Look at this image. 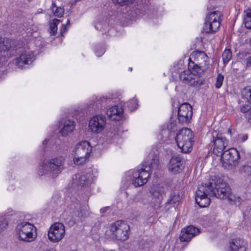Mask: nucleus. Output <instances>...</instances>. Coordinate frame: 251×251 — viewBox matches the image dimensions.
Returning <instances> with one entry per match:
<instances>
[{"label": "nucleus", "mask_w": 251, "mask_h": 251, "mask_svg": "<svg viewBox=\"0 0 251 251\" xmlns=\"http://www.w3.org/2000/svg\"><path fill=\"white\" fill-rule=\"evenodd\" d=\"M68 210L63 214L65 224L71 227L74 226L79 218H84L88 216L87 206L82 205L76 198L72 197L68 205Z\"/></svg>", "instance_id": "f257e3e1"}, {"label": "nucleus", "mask_w": 251, "mask_h": 251, "mask_svg": "<svg viewBox=\"0 0 251 251\" xmlns=\"http://www.w3.org/2000/svg\"><path fill=\"white\" fill-rule=\"evenodd\" d=\"M65 159L62 156H56L45 160L41 165V168L38 174L42 176L46 174H50L52 177H56L64 169Z\"/></svg>", "instance_id": "f03ea898"}, {"label": "nucleus", "mask_w": 251, "mask_h": 251, "mask_svg": "<svg viewBox=\"0 0 251 251\" xmlns=\"http://www.w3.org/2000/svg\"><path fill=\"white\" fill-rule=\"evenodd\" d=\"M207 185L210 186L212 196L221 199H227L229 202L234 201L235 196L232 195L229 186L222 179H219L214 183V188L212 182H209Z\"/></svg>", "instance_id": "7ed1b4c3"}, {"label": "nucleus", "mask_w": 251, "mask_h": 251, "mask_svg": "<svg viewBox=\"0 0 251 251\" xmlns=\"http://www.w3.org/2000/svg\"><path fill=\"white\" fill-rule=\"evenodd\" d=\"M194 134L193 131L188 128H184L180 130L175 138L178 147L181 152L188 153L192 150Z\"/></svg>", "instance_id": "20e7f679"}, {"label": "nucleus", "mask_w": 251, "mask_h": 251, "mask_svg": "<svg viewBox=\"0 0 251 251\" xmlns=\"http://www.w3.org/2000/svg\"><path fill=\"white\" fill-rule=\"evenodd\" d=\"M16 231L20 240L24 242H31L36 238V228L29 222H23L18 224Z\"/></svg>", "instance_id": "39448f33"}, {"label": "nucleus", "mask_w": 251, "mask_h": 251, "mask_svg": "<svg viewBox=\"0 0 251 251\" xmlns=\"http://www.w3.org/2000/svg\"><path fill=\"white\" fill-rule=\"evenodd\" d=\"M92 148L89 142L87 141L77 143L74 150V162L80 165L85 163L89 156Z\"/></svg>", "instance_id": "423d86ee"}, {"label": "nucleus", "mask_w": 251, "mask_h": 251, "mask_svg": "<svg viewBox=\"0 0 251 251\" xmlns=\"http://www.w3.org/2000/svg\"><path fill=\"white\" fill-rule=\"evenodd\" d=\"M152 164L145 161L142 168L133 173L132 183L135 187L141 186L146 184L150 176Z\"/></svg>", "instance_id": "0eeeda50"}, {"label": "nucleus", "mask_w": 251, "mask_h": 251, "mask_svg": "<svg viewBox=\"0 0 251 251\" xmlns=\"http://www.w3.org/2000/svg\"><path fill=\"white\" fill-rule=\"evenodd\" d=\"M129 229V226L126 223L119 220L111 224L110 231L116 239L124 241L128 238Z\"/></svg>", "instance_id": "6e6552de"}, {"label": "nucleus", "mask_w": 251, "mask_h": 251, "mask_svg": "<svg viewBox=\"0 0 251 251\" xmlns=\"http://www.w3.org/2000/svg\"><path fill=\"white\" fill-rule=\"evenodd\" d=\"M222 16L221 12L219 11H213L207 16L203 27V32L211 34L216 32L220 26Z\"/></svg>", "instance_id": "1a4fd4ad"}, {"label": "nucleus", "mask_w": 251, "mask_h": 251, "mask_svg": "<svg viewBox=\"0 0 251 251\" xmlns=\"http://www.w3.org/2000/svg\"><path fill=\"white\" fill-rule=\"evenodd\" d=\"M220 156L223 166L225 168L231 169L238 164L240 155L235 148H230L225 151Z\"/></svg>", "instance_id": "9d476101"}, {"label": "nucleus", "mask_w": 251, "mask_h": 251, "mask_svg": "<svg viewBox=\"0 0 251 251\" xmlns=\"http://www.w3.org/2000/svg\"><path fill=\"white\" fill-rule=\"evenodd\" d=\"M210 186L207 184L201 183L199 185L196 192L195 200L196 203L201 207H205L210 203V197L213 196L210 190Z\"/></svg>", "instance_id": "9b49d317"}, {"label": "nucleus", "mask_w": 251, "mask_h": 251, "mask_svg": "<svg viewBox=\"0 0 251 251\" xmlns=\"http://www.w3.org/2000/svg\"><path fill=\"white\" fill-rule=\"evenodd\" d=\"M211 137L213 146V152L217 156H220L227 145V141L216 131L212 132Z\"/></svg>", "instance_id": "f8f14e48"}, {"label": "nucleus", "mask_w": 251, "mask_h": 251, "mask_svg": "<svg viewBox=\"0 0 251 251\" xmlns=\"http://www.w3.org/2000/svg\"><path fill=\"white\" fill-rule=\"evenodd\" d=\"M179 78L183 83L195 87H198L203 83V79L192 74L189 70L182 72L179 74Z\"/></svg>", "instance_id": "ddd939ff"}, {"label": "nucleus", "mask_w": 251, "mask_h": 251, "mask_svg": "<svg viewBox=\"0 0 251 251\" xmlns=\"http://www.w3.org/2000/svg\"><path fill=\"white\" fill-rule=\"evenodd\" d=\"M112 100L111 97L107 96L94 97L88 105L87 110L90 112L91 110L97 111L102 109L107 106Z\"/></svg>", "instance_id": "4468645a"}, {"label": "nucleus", "mask_w": 251, "mask_h": 251, "mask_svg": "<svg viewBox=\"0 0 251 251\" xmlns=\"http://www.w3.org/2000/svg\"><path fill=\"white\" fill-rule=\"evenodd\" d=\"M65 227L60 223L54 224L48 232V237L50 241L57 242L60 241L65 235Z\"/></svg>", "instance_id": "2eb2a0df"}, {"label": "nucleus", "mask_w": 251, "mask_h": 251, "mask_svg": "<svg viewBox=\"0 0 251 251\" xmlns=\"http://www.w3.org/2000/svg\"><path fill=\"white\" fill-rule=\"evenodd\" d=\"M193 115L192 107L188 103L181 104L178 110V120L182 125L187 124L191 119Z\"/></svg>", "instance_id": "dca6fc26"}, {"label": "nucleus", "mask_w": 251, "mask_h": 251, "mask_svg": "<svg viewBox=\"0 0 251 251\" xmlns=\"http://www.w3.org/2000/svg\"><path fill=\"white\" fill-rule=\"evenodd\" d=\"M105 123V117L102 115H98L90 120L89 127L92 132L98 133L103 130Z\"/></svg>", "instance_id": "f3484780"}, {"label": "nucleus", "mask_w": 251, "mask_h": 251, "mask_svg": "<svg viewBox=\"0 0 251 251\" xmlns=\"http://www.w3.org/2000/svg\"><path fill=\"white\" fill-rule=\"evenodd\" d=\"M35 60L33 51L29 49L22 50L19 57L15 60L16 65L23 68L24 65L30 64Z\"/></svg>", "instance_id": "a211bd4d"}, {"label": "nucleus", "mask_w": 251, "mask_h": 251, "mask_svg": "<svg viewBox=\"0 0 251 251\" xmlns=\"http://www.w3.org/2000/svg\"><path fill=\"white\" fill-rule=\"evenodd\" d=\"M183 163V160L180 155L173 156L168 164V170L174 174L180 173L184 168Z\"/></svg>", "instance_id": "6ab92c4d"}, {"label": "nucleus", "mask_w": 251, "mask_h": 251, "mask_svg": "<svg viewBox=\"0 0 251 251\" xmlns=\"http://www.w3.org/2000/svg\"><path fill=\"white\" fill-rule=\"evenodd\" d=\"M200 232V229L193 226H188L182 228L179 235L181 242H189L194 237Z\"/></svg>", "instance_id": "aec40b11"}, {"label": "nucleus", "mask_w": 251, "mask_h": 251, "mask_svg": "<svg viewBox=\"0 0 251 251\" xmlns=\"http://www.w3.org/2000/svg\"><path fill=\"white\" fill-rule=\"evenodd\" d=\"M167 190V187L164 185L157 184L151 188L150 192L153 199L160 201L166 196Z\"/></svg>", "instance_id": "412c9836"}, {"label": "nucleus", "mask_w": 251, "mask_h": 251, "mask_svg": "<svg viewBox=\"0 0 251 251\" xmlns=\"http://www.w3.org/2000/svg\"><path fill=\"white\" fill-rule=\"evenodd\" d=\"M108 117L112 121H120L124 115V110L117 105L109 108L107 111Z\"/></svg>", "instance_id": "4be33fe9"}, {"label": "nucleus", "mask_w": 251, "mask_h": 251, "mask_svg": "<svg viewBox=\"0 0 251 251\" xmlns=\"http://www.w3.org/2000/svg\"><path fill=\"white\" fill-rule=\"evenodd\" d=\"M86 173H79L73 176V180H75V183L78 186L81 187L87 186L91 182L92 180Z\"/></svg>", "instance_id": "5701e85b"}, {"label": "nucleus", "mask_w": 251, "mask_h": 251, "mask_svg": "<svg viewBox=\"0 0 251 251\" xmlns=\"http://www.w3.org/2000/svg\"><path fill=\"white\" fill-rule=\"evenodd\" d=\"M60 133L63 136H67L71 133L75 128V122L73 121L66 120L62 122L61 126Z\"/></svg>", "instance_id": "b1692460"}, {"label": "nucleus", "mask_w": 251, "mask_h": 251, "mask_svg": "<svg viewBox=\"0 0 251 251\" xmlns=\"http://www.w3.org/2000/svg\"><path fill=\"white\" fill-rule=\"evenodd\" d=\"M230 247L231 251H246V243L241 239H233Z\"/></svg>", "instance_id": "393cba45"}, {"label": "nucleus", "mask_w": 251, "mask_h": 251, "mask_svg": "<svg viewBox=\"0 0 251 251\" xmlns=\"http://www.w3.org/2000/svg\"><path fill=\"white\" fill-rule=\"evenodd\" d=\"M13 42L8 38L0 37V53L8 51L12 47Z\"/></svg>", "instance_id": "a878e982"}, {"label": "nucleus", "mask_w": 251, "mask_h": 251, "mask_svg": "<svg viewBox=\"0 0 251 251\" xmlns=\"http://www.w3.org/2000/svg\"><path fill=\"white\" fill-rule=\"evenodd\" d=\"M244 23L246 28L251 29V9H248L244 11Z\"/></svg>", "instance_id": "bb28decb"}, {"label": "nucleus", "mask_w": 251, "mask_h": 251, "mask_svg": "<svg viewBox=\"0 0 251 251\" xmlns=\"http://www.w3.org/2000/svg\"><path fill=\"white\" fill-rule=\"evenodd\" d=\"M188 67L189 69H192L194 73H196L198 75H200L204 71V69H202L201 66L194 64L193 62L189 63Z\"/></svg>", "instance_id": "cd10ccee"}, {"label": "nucleus", "mask_w": 251, "mask_h": 251, "mask_svg": "<svg viewBox=\"0 0 251 251\" xmlns=\"http://www.w3.org/2000/svg\"><path fill=\"white\" fill-rule=\"evenodd\" d=\"M60 20L54 19L50 23V35H54L57 30V25Z\"/></svg>", "instance_id": "c85d7f7f"}, {"label": "nucleus", "mask_w": 251, "mask_h": 251, "mask_svg": "<svg viewBox=\"0 0 251 251\" xmlns=\"http://www.w3.org/2000/svg\"><path fill=\"white\" fill-rule=\"evenodd\" d=\"M51 8L53 14L55 16L61 17L63 15L64 12V9L63 8L56 6L55 4L53 2L52 4Z\"/></svg>", "instance_id": "c756f323"}, {"label": "nucleus", "mask_w": 251, "mask_h": 251, "mask_svg": "<svg viewBox=\"0 0 251 251\" xmlns=\"http://www.w3.org/2000/svg\"><path fill=\"white\" fill-rule=\"evenodd\" d=\"M176 129V123H171L169 125H168L167 129H163L161 130L160 132V134L162 136H163L164 134H169L170 132L175 131Z\"/></svg>", "instance_id": "7c9ffc66"}, {"label": "nucleus", "mask_w": 251, "mask_h": 251, "mask_svg": "<svg viewBox=\"0 0 251 251\" xmlns=\"http://www.w3.org/2000/svg\"><path fill=\"white\" fill-rule=\"evenodd\" d=\"M242 96L243 99L251 103V89L250 88H245L242 92Z\"/></svg>", "instance_id": "2f4dec72"}, {"label": "nucleus", "mask_w": 251, "mask_h": 251, "mask_svg": "<svg viewBox=\"0 0 251 251\" xmlns=\"http://www.w3.org/2000/svg\"><path fill=\"white\" fill-rule=\"evenodd\" d=\"M181 200L180 196L179 194H174L171 196L170 199L167 202L168 204L177 205Z\"/></svg>", "instance_id": "473e14b6"}, {"label": "nucleus", "mask_w": 251, "mask_h": 251, "mask_svg": "<svg viewBox=\"0 0 251 251\" xmlns=\"http://www.w3.org/2000/svg\"><path fill=\"white\" fill-rule=\"evenodd\" d=\"M232 57V52L229 49L225 50L222 54L223 60L224 64H226L229 62Z\"/></svg>", "instance_id": "72a5a7b5"}, {"label": "nucleus", "mask_w": 251, "mask_h": 251, "mask_svg": "<svg viewBox=\"0 0 251 251\" xmlns=\"http://www.w3.org/2000/svg\"><path fill=\"white\" fill-rule=\"evenodd\" d=\"M8 225L6 219L2 216L0 217V233L6 229Z\"/></svg>", "instance_id": "f704fd0d"}, {"label": "nucleus", "mask_w": 251, "mask_h": 251, "mask_svg": "<svg viewBox=\"0 0 251 251\" xmlns=\"http://www.w3.org/2000/svg\"><path fill=\"white\" fill-rule=\"evenodd\" d=\"M137 100L133 98L127 102V106L130 111H133L137 108Z\"/></svg>", "instance_id": "c9c22d12"}, {"label": "nucleus", "mask_w": 251, "mask_h": 251, "mask_svg": "<svg viewBox=\"0 0 251 251\" xmlns=\"http://www.w3.org/2000/svg\"><path fill=\"white\" fill-rule=\"evenodd\" d=\"M112 2L116 4L121 6L128 5L133 3L134 0H112Z\"/></svg>", "instance_id": "e433bc0d"}, {"label": "nucleus", "mask_w": 251, "mask_h": 251, "mask_svg": "<svg viewBox=\"0 0 251 251\" xmlns=\"http://www.w3.org/2000/svg\"><path fill=\"white\" fill-rule=\"evenodd\" d=\"M241 171L247 176L251 175V164H245L241 168Z\"/></svg>", "instance_id": "4c0bfd02"}, {"label": "nucleus", "mask_w": 251, "mask_h": 251, "mask_svg": "<svg viewBox=\"0 0 251 251\" xmlns=\"http://www.w3.org/2000/svg\"><path fill=\"white\" fill-rule=\"evenodd\" d=\"M224 78V77L223 75H222L221 74H219L218 75L217 78H216V82L215 83V87L217 88H218V89L220 88L222 86V85L223 84Z\"/></svg>", "instance_id": "58836bf2"}, {"label": "nucleus", "mask_w": 251, "mask_h": 251, "mask_svg": "<svg viewBox=\"0 0 251 251\" xmlns=\"http://www.w3.org/2000/svg\"><path fill=\"white\" fill-rule=\"evenodd\" d=\"M251 109V103L247 101V103L241 105L240 111L243 113H246Z\"/></svg>", "instance_id": "ea45409f"}, {"label": "nucleus", "mask_w": 251, "mask_h": 251, "mask_svg": "<svg viewBox=\"0 0 251 251\" xmlns=\"http://www.w3.org/2000/svg\"><path fill=\"white\" fill-rule=\"evenodd\" d=\"M70 25V20H68L66 25H62V27L60 29V34L62 36H63V34L67 31V27L69 26Z\"/></svg>", "instance_id": "a19ab883"}, {"label": "nucleus", "mask_w": 251, "mask_h": 251, "mask_svg": "<svg viewBox=\"0 0 251 251\" xmlns=\"http://www.w3.org/2000/svg\"><path fill=\"white\" fill-rule=\"evenodd\" d=\"M104 51H105V50L103 48H100L96 50V54L97 56L100 57L104 53Z\"/></svg>", "instance_id": "79ce46f5"}, {"label": "nucleus", "mask_w": 251, "mask_h": 251, "mask_svg": "<svg viewBox=\"0 0 251 251\" xmlns=\"http://www.w3.org/2000/svg\"><path fill=\"white\" fill-rule=\"evenodd\" d=\"M246 65L248 67H251V56L247 59Z\"/></svg>", "instance_id": "37998d69"}, {"label": "nucleus", "mask_w": 251, "mask_h": 251, "mask_svg": "<svg viewBox=\"0 0 251 251\" xmlns=\"http://www.w3.org/2000/svg\"><path fill=\"white\" fill-rule=\"evenodd\" d=\"M247 139H248V135H247L245 134V135H243V136L242 137V140L243 142H245V141L247 140Z\"/></svg>", "instance_id": "c03bdc74"}, {"label": "nucleus", "mask_w": 251, "mask_h": 251, "mask_svg": "<svg viewBox=\"0 0 251 251\" xmlns=\"http://www.w3.org/2000/svg\"><path fill=\"white\" fill-rule=\"evenodd\" d=\"M48 142H49V140H48V139H45V140L43 141V143H43V145H45L47 144H48Z\"/></svg>", "instance_id": "a18cd8bd"}, {"label": "nucleus", "mask_w": 251, "mask_h": 251, "mask_svg": "<svg viewBox=\"0 0 251 251\" xmlns=\"http://www.w3.org/2000/svg\"><path fill=\"white\" fill-rule=\"evenodd\" d=\"M107 208V207H106V208H102L100 209V212L101 213H104L105 212V210Z\"/></svg>", "instance_id": "49530a36"}, {"label": "nucleus", "mask_w": 251, "mask_h": 251, "mask_svg": "<svg viewBox=\"0 0 251 251\" xmlns=\"http://www.w3.org/2000/svg\"><path fill=\"white\" fill-rule=\"evenodd\" d=\"M129 12H128V15H127V16H126V15H125V17L126 19H128H128H131V18H130V17H129Z\"/></svg>", "instance_id": "de8ad7c7"}, {"label": "nucleus", "mask_w": 251, "mask_h": 251, "mask_svg": "<svg viewBox=\"0 0 251 251\" xmlns=\"http://www.w3.org/2000/svg\"><path fill=\"white\" fill-rule=\"evenodd\" d=\"M232 131V130H231V129H228V131H227V132H228V133L229 134H230V135H231V134H232V131Z\"/></svg>", "instance_id": "09e8293b"}, {"label": "nucleus", "mask_w": 251, "mask_h": 251, "mask_svg": "<svg viewBox=\"0 0 251 251\" xmlns=\"http://www.w3.org/2000/svg\"><path fill=\"white\" fill-rule=\"evenodd\" d=\"M129 70H130V71H132V68H129Z\"/></svg>", "instance_id": "8fccbe9b"}, {"label": "nucleus", "mask_w": 251, "mask_h": 251, "mask_svg": "<svg viewBox=\"0 0 251 251\" xmlns=\"http://www.w3.org/2000/svg\"><path fill=\"white\" fill-rule=\"evenodd\" d=\"M99 25V24H98L97 25H96V28H98V25Z\"/></svg>", "instance_id": "3c124183"}]
</instances>
